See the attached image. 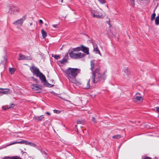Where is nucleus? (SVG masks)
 <instances>
[{
  "label": "nucleus",
  "mask_w": 159,
  "mask_h": 159,
  "mask_svg": "<svg viewBox=\"0 0 159 159\" xmlns=\"http://www.w3.org/2000/svg\"><path fill=\"white\" fill-rule=\"evenodd\" d=\"M42 36L43 38H45L47 36V32L43 30H41Z\"/></svg>",
  "instance_id": "nucleus-18"
},
{
  "label": "nucleus",
  "mask_w": 159,
  "mask_h": 159,
  "mask_svg": "<svg viewBox=\"0 0 159 159\" xmlns=\"http://www.w3.org/2000/svg\"><path fill=\"white\" fill-rule=\"evenodd\" d=\"M107 71L105 70L102 75L100 73V70L99 67L96 68L94 71H93L91 79L92 83L96 84L101 79L105 80L107 78L106 73Z\"/></svg>",
  "instance_id": "nucleus-1"
},
{
  "label": "nucleus",
  "mask_w": 159,
  "mask_h": 159,
  "mask_svg": "<svg viewBox=\"0 0 159 159\" xmlns=\"http://www.w3.org/2000/svg\"><path fill=\"white\" fill-rule=\"evenodd\" d=\"M41 152H42V153H43L45 155H46L47 154L46 152L44 151H42Z\"/></svg>",
  "instance_id": "nucleus-41"
},
{
  "label": "nucleus",
  "mask_w": 159,
  "mask_h": 159,
  "mask_svg": "<svg viewBox=\"0 0 159 159\" xmlns=\"http://www.w3.org/2000/svg\"><path fill=\"white\" fill-rule=\"evenodd\" d=\"M112 138L114 139H118L121 138V136L120 134H117L112 136Z\"/></svg>",
  "instance_id": "nucleus-22"
},
{
  "label": "nucleus",
  "mask_w": 159,
  "mask_h": 159,
  "mask_svg": "<svg viewBox=\"0 0 159 159\" xmlns=\"http://www.w3.org/2000/svg\"><path fill=\"white\" fill-rule=\"evenodd\" d=\"M81 47L82 48V52H84L87 55L89 54V48L85 47L83 45H81Z\"/></svg>",
  "instance_id": "nucleus-13"
},
{
  "label": "nucleus",
  "mask_w": 159,
  "mask_h": 159,
  "mask_svg": "<svg viewBox=\"0 0 159 159\" xmlns=\"http://www.w3.org/2000/svg\"><path fill=\"white\" fill-rule=\"evenodd\" d=\"M31 88L33 89V90L34 91L37 92V91L40 89V88L39 87L38 84H33L31 86Z\"/></svg>",
  "instance_id": "nucleus-14"
},
{
  "label": "nucleus",
  "mask_w": 159,
  "mask_h": 159,
  "mask_svg": "<svg viewBox=\"0 0 159 159\" xmlns=\"http://www.w3.org/2000/svg\"><path fill=\"white\" fill-rule=\"evenodd\" d=\"M0 89L2 90H5V91H0V94L1 95H2L3 94H7L9 93H10L9 92V90L10 89H3V88H0Z\"/></svg>",
  "instance_id": "nucleus-11"
},
{
  "label": "nucleus",
  "mask_w": 159,
  "mask_h": 159,
  "mask_svg": "<svg viewBox=\"0 0 159 159\" xmlns=\"http://www.w3.org/2000/svg\"><path fill=\"white\" fill-rule=\"evenodd\" d=\"M144 159H151V158L149 157H146L144 158Z\"/></svg>",
  "instance_id": "nucleus-39"
},
{
  "label": "nucleus",
  "mask_w": 159,
  "mask_h": 159,
  "mask_svg": "<svg viewBox=\"0 0 159 159\" xmlns=\"http://www.w3.org/2000/svg\"><path fill=\"white\" fill-rule=\"evenodd\" d=\"M52 26L54 28H56L57 27V25H52Z\"/></svg>",
  "instance_id": "nucleus-38"
},
{
  "label": "nucleus",
  "mask_w": 159,
  "mask_h": 159,
  "mask_svg": "<svg viewBox=\"0 0 159 159\" xmlns=\"http://www.w3.org/2000/svg\"><path fill=\"white\" fill-rule=\"evenodd\" d=\"M53 112L55 113H59L60 112V111L56 110H54Z\"/></svg>",
  "instance_id": "nucleus-34"
},
{
  "label": "nucleus",
  "mask_w": 159,
  "mask_h": 159,
  "mask_svg": "<svg viewBox=\"0 0 159 159\" xmlns=\"http://www.w3.org/2000/svg\"><path fill=\"white\" fill-rule=\"evenodd\" d=\"M156 16V14L155 13H153L152 14L151 17V20H154L155 17Z\"/></svg>",
  "instance_id": "nucleus-28"
},
{
  "label": "nucleus",
  "mask_w": 159,
  "mask_h": 159,
  "mask_svg": "<svg viewBox=\"0 0 159 159\" xmlns=\"http://www.w3.org/2000/svg\"><path fill=\"white\" fill-rule=\"evenodd\" d=\"M2 159H7L6 157H5L4 158Z\"/></svg>",
  "instance_id": "nucleus-47"
},
{
  "label": "nucleus",
  "mask_w": 159,
  "mask_h": 159,
  "mask_svg": "<svg viewBox=\"0 0 159 159\" xmlns=\"http://www.w3.org/2000/svg\"><path fill=\"white\" fill-rule=\"evenodd\" d=\"M73 50L75 51H82V48L80 47H77V48H74Z\"/></svg>",
  "instance_id": "nucleus-25"
},
{
  "label": "nucleus",
  "mask_w": 159,
  "mask_h": 159,
  "mask_svg": "<svg viewBox=\"0 0 159 159\" xmlns=\"http://www.w3.org/2000/svg\"><path fill=\"white\" fill-rule=\"evenodd\" d=\"M124 72L125 74L124 76L125 78H128L129 77V76L130 75L131 72L130 70H129L128 68L127 67H125L124 69Z\"/></svg>",
  "instance_id": "nucleus-9"
},
{
  "label": "nucleus",
  "mask_w": 159,
  "mask_h": 159,
  "mask_svg": "<svg viewBox=\"0 0 159 159\" xmlns=\"http://www.w3.org/2000/svg\"><path fill=\"white\" fill-rule=\"evenodd\" d=\"M44 118V116L42 115L40 116H34L33 117V119L35 120H36L38 121H42L43 119Z\"/></svg>",
  "instance_id": "nucleus-12"
},
{
  "label": "nucleus",
  "mask_w": 159,
  "mask_h": 159,
  "mask_svg": "<svg viewBox=\"0 0 159 159\" xmlns=\"http://www.w3.org/2000/svg\"><path fill=\"white\" fill-rule=\"evenodd\" d=\"M25 142H26V144H28V145H30L31 146H33L34 145V144L32 143L28 142L27 141H25Z\"/></svg>",
  "instance_id": "nucleus-30"
},
{
  "label": "nucleus",
  "mask_w": 159,
  "mask_h": 159,
  "mask_svg": "<svg viewBox=\"0 0 159 159\" xmlns=\"http://www.w3.org/2000/svg\"><path fill=\"white\" fill-rule=\"evenodd\" d=\"M46 114H47L49 116L50 115V113L48 112H46Z\"/></svg>",
  "instance_id": "nucleus-40"
},
{
  "label": "nucleus",
  "mask_w": 159,
  "mask_h": 159,
  "mask_svg": "<svg viewBox=\"0 0 159 159\" xmlns=\"http://www.w3.org/2000/svg\"><path fill=\"white\" fill-rule=\"evenodd\" d=\"M26 18V16L25 15L23 16L22 18L20 19L17 20L15 22L13 23L14 25H22L23 23L24 20Z\"/></svg>",
  "instance_id": "nucleus-8"
},
{
  "label": "nucleus",
  "mask_w": 159,
  "mask_h": 159,
  "mask_svg": "<svg viewBox=\"0 0 159 159\" xmlns=\"http://www.w3.org/2000/svg\"><path fill=\"white\" fill-rule=\"evenodd\" d=\"M155 159H157V158H155Z\"/></svg>",
  "instance_id": "nucleus-50"
},
{
  "label": "nucleus",
  "mask_w": 159,
  "mask_h": 159,
  "mask_svg": "<svg viewBox=\"0 0 159 159\" xmlns=\"http://www.w3.org/2000/svg\"><path fill=\"white\" fill-rule=\"evenodd\" d=\"M59 62H60L61 64H63L67 62V60L65 58H64L62 60L59 61Z\"/></svg>",
  "instance_id": "nucleus-23"
},
{
  "label": "nucleus",
  "mask_w": 159,
  "mask_h": 159,
  "mask_svg": "<svg viewBox=\"0 0 159 159\" xmlns=\"http://www.w3.org/2000/svg\"><path fill=\"white\" fill-rule=\"evenodd\" d=\"M77 125H75V128L77 127Z\"/></svg>",
  "instance_id": "nucleus-49"
},
{
  "label": "nucleus",
  "mask_w": 159,
  "mask_h": 159,
  "mask_svg": "<svg viewBox=\"0 0 159 159\" xmlns=\"http://www.w3.org/2000/svg\"><path fill=\"white\" fill-rule=\"evenodd\" d=\"M20 8L14 6H11L10 7L9 12L12 14H16L19 12L20 11Z\"/></svg>",
  "instance_id": "nucleus-5"
},
{
  "label": "nucleus",
  "mask_w": 159,
  "mask_h": 159,
  "mask_svg": "<svg viewBox=\"0 0 159 159\" xmlns=\"http://www.w3.org/2000/svg\"><path fill=\"white\" fill-rule=\"evenodd\" d=\"M156 111L157 112H159V107H156Z\"/></svg>",
  "instance_id": "nucleus-36"
},
{
  "label": "nucleus",
  "mask_w": 159,
  "mask_h": 159,
  "mask_svg": "<svg viewBox=\"0 0 159 159\" xmlns=\"http://www.w3.org/2000/svg\"><path fill=\"white\" fill-rule=\"evenodd\" d=\"M19 58H18V60H30L31 59V58L30 56H26L24 55H23L21 53L19 54Z\"/></svg>",
  "instance_id": "nucleus-10"
},
{
  "label": "nucleus",
  "mask_w": 159,
  "mask_h": 159,
  "mask_svg": "<svg viewBox=\"0 0 159 159\" xmlns=\"http://www.w3.org/2000/svg\"><path fill=\"white\" fill-rule=\"evenodd\" d=\"M39 23L40 24H43V21L42 20H39Z\"/></svg>",
  "instance_id": "nucleus-37"
},
{
  "label": "nucleus",
  "mask_w": 159,
  "mask_h": 159,
  "mask_svg": "<svg viewBox=\"0 0 159 159\" xmlns=\"http://www.w3.org/2000/svg\"><path fill=\"white\" fill-rule=\"evenodd\" d=\"M98 1L102 4H104L106 2L105 0H98Z\"/></svg>",
  "instance_id": "nucleus-31"
},
{
  "label": "nucleus",
  "mask_w": 159,
  "mask_h": 159,
  "mask_svg": "<svg viewBox=\"0 0 159 159\" xmlns=\"http://www.w3.org/2000/svg\"><path fill=\"white\" fill-rule=\"evenodd\" d=\"M32 23H30V26L32 25Z\"/></svg>",
  "instance_id": "nucleus-48"
},
{
  "label": "nucleus",
  "mask_w": 159,
  "mask_h": 159,
  "mask_svg": "<svg viewBox=\"0 0 159 159\" xmlns=\"http://www.w3.org/2000/svg\"><path fill=\"white\" fill-rule=\"evenodd\" d=\"M9 71L11 75H12L14 72L15 70L13 68H10L9 69Z\"/></svg>",
  "instance_id": "nucleus-27"
},
{
  "label": "nucleus",
  "mask_w": 159,
  "mask_h": 159,
  "mask_svg": "<svg viewBox=\"0 0 159 159\" xmlns=\"http://www.w3.org/2000/svg\"><path fill=\"white\" fill-rule=\"evenodd\" d=\"M134 97V99L139 101L142 102L143 100V98L142 96L135 95Z\"/></svg>",
  "instance_id": "nucleus-17"
},
{
  "label": "nucleus",
  "mask_w": 159,
  "mask_h": 159,
  "mask_svg": "<svg viewBox=\"0 0 159 159\" xmlns=\"http://www.w3.org/2000/svg\"><path fill=\"white\" fill-rule=\"evenodd\" d=\"M91 68L90 69L92 71H93V69L95 67V64L93 61H91L90 62Z\"/></svg>",
  "instance_id": "nucleus-19"
},
{
  "label": "nucleus",
  "mask_w": 159,
  "mask_h": 159,
  "mask_svg": "<svg viewBox=\"0 0 159 159\" xmlns=\"http://www.w3.org/2000/svg\"><path fill=\"white\" fill-rule=\"evenodd\" d=\"M70 57L73 59H80L84 57L85 55L81 52L77 53L73 50H71L69 53Z\"/></svg>",
  "instance_id": "nucleus-3"
},
{
  "label": "nucleus",
  "mask_w": 159,
  "mask_h": 159,
  "mask_svg": "<svg viewBox=\"0 0 159 159\" xmlns=\"http://www.w3.org/2000/svg\"><path fill=\"white\" fill-rule=\"evenodd\" d=\"M26 141H19L18 142H14L12 143L11 144H10V145H11L12 144H14L16 143H25L26 144Z\"/></svg>",
  "instance_id": "nucleus-21"
},
{
  "label": "nucleus",
  "mask_w": 159,
  "mask_h": 159,
  "mask_svg": "<svg viewBox=\"0 0 159 159\" xmlns=\"http://www.w3.org/2000/svg\"><path fill=\"white\" fill-rule=\"evenodd\" d=\"M107 22L108 23V24L110 25V21H108Z\"/></svg>",
  "instance_id": "nucleus-45"
},
{
  "label": "nucleus",
  "mask_w": 159,
  "mask_h": 159,
  "mask_svg": "<svg viewBox=\"0 0 159 159\" xmlns=\"http://www.w3.org/2000/svg\"><path fill=\"white\" fill-rule=\"evenodd\" d=\"M130 2H131V4H132L134 6L135 5L134 0H131Z\"/></svg>",
  "instance_id": "nucleus-35"
},
{
  "label": "nucleus",
  "mask_w": 159,
  "mask_h": 159,
  "mask_svg": "<svg viewBox=\"0 0 159 159\" xmlns=\"http://www.w3.org/2000/svg\"><path fill=\"white\" fill-rule=\"evenodd\" d=\"M48 84L51 85L50 87H53V85L51 84Z\"/></svg>",
  "instance_id": "nucleus-44"
},
{
  "label": "nucleus",
  "mask_w": 159,
  "mask_h": 159,
  "mask_svg": "<svg viewBox=\"0 0 159 159\" xmlns=\"http://www.w3.org/2000/svg\"><path fill=\"white\" fill-rule=\"evenodd\" d=\"M30 70L33 72V75H35L36 76H38L41 73L39 69L34 66H32L30 68Z\"/></svg>",
  "instance_id": "nucleus-6"
},
{
  "label": "nucleus",
  "mask_w": 159,
  "mask_h": 159,
  "mask_svg": "<svg viewBox=\"0 0 159 159\" xmlns=\"http://www.w3.org/2000/svg\"><path fill=\"white\" fill-rule=\"evenodd\" d=\"M63 0H61V3H62L63 2Z\"/></svg>",
  "instance_id": "nucleus-46"
},
{
  "label": "nucleus",
  "mask_w": 159,
  "mask_h": 159,
  "mask_svg": "<svg viewBox=\"0 0 159 159\" xmlns=\"http://www.w3.org/2000/svg\"><path fill=\"white\" fill-rule=\"evenodd\" d=\"M93 51L95 52L96 53L99 54L100 55V52L98 49L97 45L95 43H93Z\"/></svg>",
  "instance_id": "nucleus-15"
},
{
  "label": "nucleus",
  "mask_w": 159,
  "mask_h": 159,
  "mask_svg": "<svg viewBox=\"0 0 159 159\" xmlns=\"http://www.w3.org/2000/svg\"><path fill=\"white\" fill-rule=\"evenodd\" d=\"M90 79L88 80L87 81V82L85 83V84H84V86L85 89H90Z\"/></svg>",
  "instance_id": "nucleus-16"
},
{
  "label": "nucleus",
  "mask_w": 159,
  "mask_h": 159,
  "mask_svg": "<svg viewBox=\"0 0 159 159\" xmlns=\"http://www.w3.org/2000/svg\"><path fill=\"white\" fill-rule=\"evenodd\" d=\"M15 106V104H10V106L8 105H7L6 106V107L4 108V110H6L7 109H8L10 108H12Z\"/></svg>",
  "instance_id": "nucleus-20"
},
{
  "label": "nucleus",
  "mask_w": 159,
  "mask_h": 159,
  "mask_svg": "<svg viewBox=\"0 0 159 159\" xmlns=\"http://www.w3.org/2000/svg\"><path fill=\"white\" fill-rule=\"evenodd\" d=\"M37 77H39L42 83L43 84H45V83L47 82L45 75L42 73L41 72L39 75V76H37Z\"/></svg>",
  "instance_id": "nucleus-7"
},
{
  "label": "nucleus",
  "mask_w": 159,
  "mask_h": 159,
  "mask_svg": "<svg viewBox=\"0 0 159 159\" xmlns=\"http://www.w3.org/2000/svg\"><path fill=\"white\" fill-rule=\"evenodd\" d=\"M92 16L93 17L97 18L102 17V15L97 10L91 9L90 10Z\"/></svg>",
  "instance_id": "nucleus-4"
},
{
  "label": "nucleus",
  "mask_w": 159,
  "mask_h": 159,
  "mask_svg": "<svg viewBox=\"0 0 159 159\" xmlns=\"http://www.w3.org/2000/svg\"><path fill=\"white\" fill-rule=\"evenodd\" d=\"M52 57H53L56 59L57 60L58 59H60V57L59 55H53L52 56Z\"/></svg>",
  "instance_id": "nucleus-26"
},
{
  "label": "nucleus",
  "mask_w": 159,
  "mask_h": 159,
  "mask_svg": "<svg viewBox=\"0 0 159 159\" xmlns=\"http://www.w3.org/2000/svg\"><path fill=\"white\" fill-rule=\"evenodd\" d=\"M32 78L33 79V80L35 81L36 83H39V81L37 79H36L35 78H34V77H32Z\"/></svg>",
  "instance_id": "nucleus-33"
},
{
  "label": "nucleus",
  "mask_w": 159,
  "mask_h": 159,
  "mask_svg": "<svg viewBox=\"0 0 159 159\" xmlns=\"http://www.w3.org/2000/svg\"><path fill=\"white\" fill-rule=\"evenodd\" d=\"M4 60L5 61H6L7 60V58H6L5 57H4Z\"/></svg>",
  "instance_id": "nucleus-43"
},
{
  "label": "nucleus",
  "mask_w": 159,
  "mask_h": 159,
  "mask_svg": "<svg viewBox=\"0 0 159 159\" xmlns=\"http://www.w3.org/2000/svg\"><path fill=\"white\" fill-rule=\"evenodd\" d=\"M140 93H136V95H136L137 96V95H140Z\"/></svg>",
  "instance_id": "nucleus-42"
},
{
  "label": "nucleus",
  "mask_w": 159,
  "mask_h": 159,
  "mask_svg": "<svg viewBox=\"0 0 159 159\" xmlns=\"http://www.w3.org/2000/svg\"><path fill=\"white\" fill-rule=\"evenodd\" d=\"M80 71V70L78 68H69L66 71V74L69 81L71 82L76 84L77 81L76 77Z\"/></svg>",
  "instance_id": "nucleus-2"
},
{
  "label": "nucleus",
  "mask_w": 159,
  "mask_h": 159,
  "mask_svg": "<svg viewBox=\"0 0 159 159\" xmlns=\"http://www.w3.org/2000/svg\"><path fill=\"white\" fill-rule=\"evenodd\" d=\"M92 121L94 123H96V120L95 119L94 117L93 116L92 117Z\"/></svg>",
  "instance_id": "nucleus-32"
},
{
  "label": "nucleus",
  "mask_w": 159,
  "mask_h": 159,
  "mask_svg": "<svg viewBox=\"0 0 159 159\" xmlns=\"http://www.w3.org/2000/svg\"><path fill=\"white\" fill-rule=\"evenodd\" d=\"M84 123V122L83 120H79L77 121V124H83Z\"/></svg>",
  "instance_id": "nucleus-29"
},
{
  "label": "nucleus",
  "mask_w": 159,
  "mask_h": 159,
  "mask_svg": "<svg viewBox=\"0 0 159 159\" xmlns=\"http://www.w3.org/2000/svg\"><path fill=\"white\" fill-rule=\"evenodd\" d=\"M155 22L156 25H158L159 24V16L156 17Z\"/></svg>",
  "instance_id": "nucleus-24"
}]
</instances>
